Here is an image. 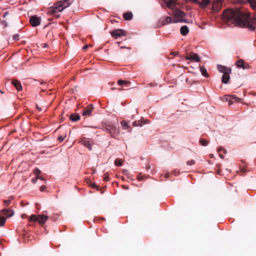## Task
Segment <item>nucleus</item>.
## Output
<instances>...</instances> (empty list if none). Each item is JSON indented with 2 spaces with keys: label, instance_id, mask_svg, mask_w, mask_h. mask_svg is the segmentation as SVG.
Here are the masks:
<instances>
[{
  "label": "nucleus",
  "instance_id": "nucleus-1",
  "mask_svg": "<svg viewBox=\"0 0 256 256\" xmlns=\"http://www.w3.org/2000/svg\"><path fill=\"white\" fill-rule=\"evenodd\" d=\"M222 17L224 22L229 25L234 24L251 31L254 30L256 28V18H251L249 13L244 12L238 8L226 10L223 12Z\"/></svg>",
  "mask_w": 256,
  "mask_h": 256
},
{
  "label": "nucleus",
  "instance_id": "nucleus-2",
  "mask_svg": "<svg viewBox=\"0 0 256 256\" xmlns=\"http://www.w3.org/2000/svg\"><path fill=\"white\" fill-rule=\"evenodd\" d=\"M70 4L68 0H60L54 4L52 8L48 12V14L54 15L56 18L59 16V14H56L57 12H62L64 8L68 7Z\"/></svg>",
  "mask_w": 256,
  "mask_h": 256
},
{
  "label": "nucleus",
  "instance_id": "nucleus-3",
  "mask_svg": "<svg viewBox=\"0 0 256 256\" xmlns=\"http://www.w3.org/2000/svg\"><path fill=\"white\" fill-rule=\"evenodd\" d=\"M102 128L112 135L118 134L120 132L118 128H117L114 124L108 123H104L102 125Z\"/></svg>",
  "mask_w": 256,
  "mask_h": 256
},
{
  "label": "nucleus",
  "instance_id": "nucleus-4",
  "mask_svg": "<svg viewBox=\"0 0 256 256\" xmlns=\"http://www.w3.org/2000/svg\"><path fill=\"white\" fill-rule=\"evenodd\" d=\"M178 0H160V4L162 7L172 8L174 6L178 5L181 6V4L177 2Z\"/></svg>",
  "mask_w": 256,
  "mask_h": 256
},
{
  "label": "nucleus",
  "instance_id": "nucleus-5",
  "mask_svg": "<svg viewBox=\"0 0 256 256\" xmlns=\"http://www.w3.org/2000/svg\"><path fill=\"white\" fill-rule=\"evenodd\" d=\"M172 14L175 18L174 19L176 18H182L185 16L186 14L185 13L181 10L180 8L176 7V6H173V8H172Z\"/></svg>",
  "mask_w": 256,
  "mask_h": 256
},
{
  "label": "nucleus",
  "instance_id": "nucleus-6",
  "mask_svg": "<svg viewBox=\"0 0 256 256\" xmlns=\"http://www.w3.org/2000/svg\"><path fill=\"white\" fill-rule=\"evenodd\" d=\"M224 0H214L212 4V10L214 12H218L220 9Z\"/></svg>",
  "mask_w": 256,
  "mask_h": 256
},
{
  "label": "nucleus",
  "instance_id": "nucleus-7",
  "mask_svg": "<svg viewBox=\"0 0 256 256\" xmlns=\"http://www.w3.org/2000/svg\"><path fill=\"white\" fill-rule=\"evenodd\" d=\"M80 142L82 145L87 148L90 150H92V145L93 142L90 138L84 137L82 138Z\"/></svg>",
  "mask_w": 256,
  "mask_h": 256
},
{
  "label": "nucleus",
  "instance_id": "nucleus-8",
  "mask_svg": "<svg viewBox=\"0 0 256 256\" xmlns=\"http://www.w3.org/2000/svg\"><path fill=\"white\" fill-rule=\"evenodd\" d=\"M94 109V108L92 104H88L84 108L82 115L83 116H91Z\"/></svg>",
  "mask_w": 256,
  "mask_h": 256
},
{
  "label": "nucleus",
  "instance_id": "nucleus-9",
  "mask_svg": "<svg viewBox=\"0 0 256 256\" xmlns=\"http://www.w3.org/2000/svg\"><path fill=\"white\" fill-rule=\"evenodd\" d=\"M40 18L36 15L30 16V22L32 26H37L40 24Z\"/></svg>",
  "mask_w": 256,
  "mask_h": 256
},
{
  "label": "nucleus",
  "instance_id": "nucleus-10",
  "mask_svg": "<svg viewBox=\"0 0 256 256\" xmlns=\"http://www.w3.org/2000/svg\"><path fill=\"white\" fill-rule=\"evenodd\" d=\"M112 36L115 38H117L118 37L122 36H125L126 32L124 30L121 29H117L112 31L110 32Z\"/></svg>",
  "mask_w": 256,
  "mask_h": 256
},
{
  "label": "nucleus",
  "instance_id": "nucleus-11",
  "mask_svg": "<svg viewBox=\"0 0 256 256\" xmlns=\"http://www.w3.org/2000/svg\"><path fill=\"white\" fill-rule=\"evenodd\" d=\"M185 58L186 60H190L196 62H199L200 60V58L198 54L193 52L190 53L188 56L185 57Z\"/></svg>",
  "mask_w": 256,
  "mask_h": 256
},
{
  "label": "nucleus",
  "instance_id": "nucleus-12",
  "mask_svg": "<svg viewBox=\"0 0 256 256\" xmlns=\"http://www.w3.org/2000/svg\"><path fill=\"white\" fill-rule=\"evenodd\" d=\"M0 214H2L6 218H10L14 214V212L10 208H4L0 211Z\"/></svg>",
  "mask_w": 256,
  "mask_h": 256
},
{
  "label": "nucleus",
  "instance_id": "nucleus-13",
  "mask_svg": "<svg viewBox=\"0 0 256 256\" xmlns=\"http://www.w3.org/2000/svg\"><path fill=\"white\" fill-rule=\"evenodd\" d=\"M172 21L173 20H172L171 17L166 16L161 18L160 20L159 23H160L162 26H165L172 22Z\"/></svg>",
  "mask_w": 256,
  "mask_h": 256
},
{
  "label": "nucleus",
  "instance_id": "nucleus-14",
  "mask_svg": "<svg viewBox=\"0 0 256 256\" xmlns=\"http://www.w3.org/2000/svg\"><path fill=\"white\" fill-rule=\"evenodd\" d=\"M236 66L239 68L243 69L248 68H249V65L248 64H245L243 60L240 59L236 62Z\"/></svg>",
  "mask_w": 256,
  "mask_h": 256
},
{
  "label": "nucleus",
  "instance_id": "nucleus-15",
  "mask_svg": "<svg viewBox=\"0 0 256 256\" xmlns=\"http://www.w3.org/2000/svg\"><path fill=\"white\" fill-rule=\"evenodd\" d=\"M218 70L222 73L224 74V72H231L232 69L230 68H227L226 66H222L221 65H218Z\"/></svg>",
  "mask_w": 256,
  "mask_h": 256
},
{
  "label": "nucleus",
  "instance_id": "nucleus-16",
  "mask_svg": "<svg viewBox=\"0 0 256 256\" xmlns=\"http://www.w3.org/2000/svg\"><path fill=\"white\" fill-rule=\"evenodd\" d=\"M11 83L18 91L22 90V86L18 80H14L12 81Z\"/></svg>",
  "mask_w": 256,
  "mask_h": 256
},
{
  "label": "nucleus",
  "instance_id": "nucleus-17",
  "mask_svg": "<svg viewBox=\"0 0 256 256\" xmlns=\"http://www.w3.org/2000/svg\"><path fill=\"white\" fill-rule=\"evenodd\" d=\"M230 72H224V74H223L222 78V82L224 84H227L228 83L230 79Z\"/></svg>",
  "mask_w": 256,
  "mask_h": 256
},
{
  "label": "nucleus",
  "instance_id": "nucleus-18",
  "mask_svg": "<svg viewBox=\"0 0 256 256\" xmlns=\"http://www.w3.org/2000/svg\"><path fill=\"white\" fill-rule=\"evenodd\" d=\"M210 3V0H202L201 2L198 1V4L201 8H205Z\"/></svg>",
  "mask_w": 256,
  "mask_h": 256
},
{
  "label": "nucleus",
  "instance_id": "nucleus-19",
  "mask_svg": "<svg viewBox=\"0 0 256 256\" xmlns=\"http://www.w3.org/2000/svg\"><path fill=\"white\" fill-rule=\"evenodd\" d=\"M48 219V216L44 215L38 216V222L41 224H44Z\"/></svg>",
  "mask_w": 256,
  "mask_h": 256
},
{
  "label": "nucleus",
  "instance_id": "nucleus-20",
  "mask_svg": "<svg viewBox=\"0 0 256 256\" xmlns=\"http://www.w3.org/2000/svg\"><path fill=\"white\" fill-rule=\"evenodd\" d=\"M180 32L182 36H186L189 32V28L186 26H183L180 28Z\"/></svg>",
  "mask_w": 256,
  "mask_h": 256
},
{
  "label": "nucleus",
  "instance_id": "nucleus-21",
  "mask_svg": "<svg viewBox=\"0 0 256 256\" xmlns=\"http://www.w3.org/2000/svg\"><path fill=\"white\" fill-rule=\"evenodd\" d=\"M69 118L72 122H77L80 119V116L78 114H72L70 116Z\"/></svg>",
  "mask_w": 256,
  "mask_h": 256
},
{
  "label": "nucleus",
  "instance_id": "nucleus-22",
  "mask_svg": "<svg viewBox=\"0 0 256 256\" xmlns=\"http://www.w3.org/2000/svg\"><path fill=\"white\" fill-rule=\"evenodd\" d=\"M123 17L125 20H130L133 18L132 12H128L123 14Z\"/></svg>",
  "mask_w": 256,
  "mask_h": 256
},
{
  "label": "nucleus",
  "instance_id": "nucleus-23",
  "mask_svg": "<svg viewBox=\"0 0 256 256\" xmlns=\"http://www.w3.org/2000/svg\"><path fill=\"white\" fill-rule=\"evenodd\" d=\"M228 98L230 99V102L228 103L229 106L232 104V103L235 102H238L240 100V98L234 95H230V96H228Z\"/></svg>",
  "mask_w": 256,
  "mask_h": 256
},
{
  "label": "nucleus",
  "instance_id": "nucleus-24",
  "mask_svg": "<svg viewBox=\"0 0 256 256\" xmlns=\"http://www.w3.org/2000/svg\"><path fill=\"white\" fill-rule=\"evenodd\" d=\"M120 124L124 129L128 130V132H130L132 130V128L129 126L128 123L126 120H122L120 122Z\"/></svg>",
  "mask_w": 256,
  "mask_h": 256
},
{
  "label": "nucleus",
  "instance_id": "nucleus-25",
  "mask_svg": "<svg viewBox=\"0 0 256 256\" xmlns=\"http://www.w3.org/2000/svg\"><path fill=\"white\" fill-rule=\"evenodd\" d=\"M200 71L203 76L206 78L208 77L209 75L207 72L206 70L204 67L200 66Z\"/></svg>",
  "mask_w": 256,
  "mask_h": 256
},
{
  "label": "nucleus",
  "instance_id": "nucleus-26",
  "mask_svg": "<svg viewBox=\"0 0 256 256\" xmlns=\"http://www.w3.org/2000/svg\"><path fill=\"white\" fill-rule=\"evenodd\" d=\"M249 3L250 6L253 8H256V0H246Z\"/></svg>",
  "mask_w": 256,
  "mask_h": 256
},
{
  "label": "nucleus",
  "instance_id": "nucleus-27",
  "mask_svg": "<svg viewBox=\"0 0 256 256\" xmlns=\"http://www.w3.org/2000/svg\"><path fill=\"white\" fill-rule=\"evenodd\" d=\"M143 125V122L142 120H139L138 121H134L132 122V126H141Z\"/></svg>",
  "mask_w": 256,
  "mask_h": 256
},
{
  "label": "nucleus",
  "instance_id": "nucleus-28",
  "mask_svg": "<svg viewBox=\"0 0 256 256\" xmlns=\"http://www.w3.org/2000/svg\"><path fill=\"white\" fill-rule=\"evenodd\" d=\"M199 142L202 146H206L208 144V140L202 138L200 139Z\"/></svg>",
  "mask_w": 256,
  "mask_h": 256
},
{
  "label": "nucleus",
  "instance_id": "nucleus-29",
  "mask_svg": "<svg viewBox=\"0 0 256 256\" xmlns=\"http://www.w3.org/2000/svg\"><path fill=\"white\" fill-rule=\"evenodd\" d=\"M180 22H187V20L184 18H176V19H174L172 22L173 23H178Z\"/></svg>",
  "mask_w": 256,
  "mask_h": 256
},
{
  "label": "nucleus",
  "instance_id": "nucleus-30",
  "mask_svg": "<svg viewBox=\"0 0 256 256\" xmlns=\"http://www.w3.org/2000/svg\"><path fill=\"white\" fill-rule=\"evenodd\" d=\"M12 200H13V198L12 196H11L9 198L8 200H4V205L5 206H8L10 205V202Z\"/></svg>",
  "mask_w": 256,
  "mask_h": 256
},
{
  "label": "nucleus",
  "instance_id": "nucleus-31",
  "mask_svg": "<svg viewBox=\"0 0 256 256\" xmlns=\"http://www.w3.org/2000/svg\"><path fill=\"white\" fill-rule=\"evenodd\" d=\"M38 221V217H37L35 214H32L30 216L29 222H36Z\"/></svg>",
  "mask_w": 256,
  "mask_h": 256
},
{
  "label": "nucleus",
  "instance_id": "nucleus-32",
  "mask_svg": "<svg viewBox=\"0 0 256 256\" xmlns=\"http://www.w3.org/2000/svg\"><path fill=\"white\" fill-rule=\"evenodd\" d=\"M114 164L116 166H120L122 164V162L119 158H116L114 161Z\"/></svg>",
  "mask_w": 256,
  "mask_h": 256
},
{
  "label": "nucleus",
  "instance_id": "nucleus-33",
  "mask_svg": "<svg viewBox=\"0 0 256 256\" xmlns=\"http://www.w3.org/2000/svg\"><path fill=\"white\" fill-rule=\"evenodd\" d=\"M34 173L36 176H39L41 174V171L38 168H36L34 170Z\"/></svg>",
  "mask_w": 256,
  "mask_h": 256
},
{
  "label": "nucleus",
  "instance_id": "nucleus-34",
  "mask_svg": "<svg viewBox=\"0 0 256 256\" xmlns=\"http://www.w3.org/2000/svg\"><path fill=\"white\" fill-rule=\"evenodd\" d=\"M222 150H223L224 151V154H226V149H224L223 148L222 146H220L218 148V152H221Z\"/></svg>",
  "mask_w": 256,
  "mask_h": 256
},
{
  "label": "nucleus",
  "instance_id": "nucleus-35",
  "mask_svg": "<svg viewBox=\"0 0 256 256\" xmlns=\"http://www.w3.org/2000/svg\"><path fill=\"white\" fill-rule=\"evenodd\" d=\"M104 180L106 182L109 181L110 178H109V177H108V174L106 173V174H104Z\"/></svg>",
  "mask_w": 256,
  "mask_h": 256
},
{
  "label": "nucleus",
  "instance_id": "nucleus-36",
  "mask_svg": "<svg viewBox=\"0 0 256 256\" xmlns=\"http://www.w3.org/2000/svg\"><path fill=\"white\" fill-rule=\"evenodd\" d=\"M186 163L188 166H192L195 164V161L194 160H190L188 161Z\"/></svg>",
  "mask_w": 256,
  "mask_h": 256
},
{
  "label": "nucleus",
  "instance_id": "nucleus-37",
  "mask_svg": "<svg viewBox=\"0 0 256 256\" xmlns=\"http://www.w3.org/2000/svg\"><path fill=\"white\" fill-rule=\"evenodd\" d=\"M13 40L16 41L18 40H19V35L18 34L14 35Z\"/></svg>",
  "mask_w": 256,
  "mask_h": 256
},
{
  "label": "nucleus",
  "instance_id": "nucleus-38",
  "mask_svg": "<svg viewBox=\"0 0 256 256\" xmlns=\"http://www.w3.org/2000/svg\"><path fill=\"white\" fill-rule=\"evenodd\" d=\"M144 176H142L140 174H138L137 176L138 180H141L144 179Z\"/></svg>",
  "mask_w": 256,
  "mask_h": 256
},
{
  "label": "nucleus",
  "instance_id": "nucleus-39",
  "mask_svg": "<svg viewBox=\"0 0 256 256\" xmlns=\"http://www.w3.org/2000/svg\"><path fill=\"white\" fill-rule=\"evenodd\" d=\"M230 96V95H226L224 96V98H223V100H225L226 101H228V103L230 102V99H229V98H228V96Z\"/></svg>",
  "mask_w": 256,
  "mask_h": 256
},
{
  "label": "nucleus",
  "instance_id": "nucleus-40",
  "mask_svg": "<svg viewBox=\"0 0 256 256\" xmlns=\"http://www.w3.org/2000/svg\"><path fill=\"white\" fill-rule=\"evenodd\" d=\"M186 2H192L194 3H198V1L200 0H184Z\"/></svg>",
  "mask_w": 256,
  "mask_h": 256
},
{
  "label": "nucleus",
  "instance_id": "nucleus-41",
  "mask_svg": "<svg viewBox=\"0 0 256 256\" xmlns=\"http://www.w3.org/2000/svg\"><path fill=\"white\" fill-rule=\"evenodd\" d=\"M124 80H118V84L119 85L121 86V85H122V84H124Z\"/></svg>",
  "mask_w": 256,
  "mask_h": 256
},
{
  "label": "nucleus",
  "instance_id": "nucleus-42",
  "mask_svg": "<svg viewBox=\"0 0 256 256\" xmlns=\"http://www.w3.org/2000/svg\"><path fill=\"white\" fill-rule=\"evenodd\" d=\"M46 189V186H42L40 187V190L41 192H44Z\"/></svg>",
  "mask_w": 256,
  "mask_h": 256
},
{
  "label": "nucleus",
  "instance_id": "nucleus-43",
  "mask_svg": "<svg viewBox=\"0 0 256 256\" xmlns=\"http://www.w3.org/2000/svg\"><path fill=\"white\" fill-rule=\"evenodd\" d=\"M64 139V137L62 136H60L58 138V140L59 141H60V142H62Z\"/></svg>",
  "mask_w": 256,
  "mask_h": 256
},
{
  "label": "nucleus",
  "instance_id": "nucleus-44",
  "mask_svg": "<svg viewBox=\"0 0 256 256\" xmlns=\"http://www.w3.org/2000/svg\"><path fill=\"white\" fill-rule=\"evenodd\" d=\"M36 179H40V180H44V178L42 176H40V175L36 176Z\"/></svg>",
  "mask_w": 256,
  "mask_h": 256
},
{
  "label": "nucleus",
  "instance_id": "nucleus-45",
  "mask_svg": "<svg viewBox=\"0 0 256 256\" xmlns=\"http://www.w3.org/2000/svg\"><path fill=\"white\" fill-rule=\"evenodd\" d=\"M47 46H48V45L46 44H42V48H46L47 47Z\"/></svg>",
  "mask_w": 256,
  "mask_h": 256
},
{
  "label": "nucleus",
  "instance_id": "nucleus-46",
  "mask_svg": "<svg viewBox=\"0 0 256 256\" xmlns=\"http://www.w3.org/2000/svg\"><path fill=\"white\" fill-rule=\"evenodd\" d=\"M36 180H37V179H36V178H32V182L33 184H36Z\"/></svg>",
  "mask_w": 256,
  "mask_h": 256
},
{
  "label": "nucleus",
  "instance_id": "nucleus-47",
  "mask_svg": "<svg viewBox=\"0 0 256 256\" xmlns=\"http://www.w3.org/2000/svg\"><path fill=\"white\" fill-rule=\"evenodd\" d=\"M36 108L40 111H42V109L41 108H40L38 104H36Z\"/></svg>",
  "mask_w": 256,
  "mask_h": 256
},
{
  "label": "nucleus",
  "instance_id": "nucleus-48",
  "mask_svg": "<svg viewBox=\"0 0 256 256\" xmlns=\"http://www.w3.org/2000/svg\"><path fill=\"white\" fill-rule=\"evenodd\" d=\"M122 188L124 189H126V190H128V186H124V185H122Z\"/></svg>",
  "mask_w": 256,
  "mask_h": 256
},
{
  "label": "nucleus",
  "instance_id": "nucleus-49",
  "mask_svg": "<svg viewBox=\"0 0 256 256\" xmlns=\"http://www.w3.org/2000/svg\"><path fill=\"white\" fill-rule=\"evenodd\" d=\"M124 84H130V82L128 80H124Z\"/></svg>",
  "mask_w": 256,
  "mask_h": 256
},
{
  "label": "nucleus",
  "instance_id": "nucleus-50",
  "mask_svg": "<svg viewBox=\"0 0 256 256\" xmlns=\"http://www.w3.org/2000/svg\"><path fill=\"white\" fill-rule=\"evenodd\" d=\"M88 47V45H85L84 47H83V50H85L86 49H87Z\"/></svg>",
  "mask_w": 256,
  "mask_h": 256
},
{
  "label": "nucleus",
  "instance_id": "nucleus-51",
  "mask_svg": "<svg viewBox=\"0 0 256 256\" xmlns=\"http://www.w3.org/2000/svg\"><path fill=\"white\" fill-rule=\"evenodd\" d=\"M219 156L222 158H224V156L222 154H219Z\"/></svg>",
  "mask_w": 256,
  "mask_h": 256
},
{
  "label": "nucleus",
  "instance_id": "nucleus-52",
  "mask_svg": "<svg viewBox=\"0 0 256 256\" xmlns=\"http://www.w3.org/2000/svg\"><path fill=\"white\" fill-rule=\"evenodd\" d=\"M96 185L95 184H92V188H96Z\"/></svg>",
  "mask_w": 256,
  "mask_h": 256
},
{
  "label": "nucleus",
  "instance_id": "nucleus-53",
  "mask_svg": "<svg viewBox=\"0 0 256 256\" xmlns=\"http://www.w3.org/2000/svg\"><path fill=\"white\" fill-rule=\"evenodd\" d=\"M172 54H174V55H176V54H178V52H172Z\"/></svg>",
  "mask_w": 256,
  "mask_h": 256
},
{
  "label": "nucleus",
  "instance_id": "nucleus-54",
  "mask_svg": "<svg viewBox=\"0 0 256 256\" xmlns=\"http://www.w3.org/2000/svg\"><path fill=\"white\" fill-rule=\"evenodd\" d=\"M0 93H2V94H4V92H3L2 90H0Z\"/></svg>",
  "mask_w": 256,
  "mask_h": 256
},
{
  "label": "nucleus",
  "instance_id": "nucleus-55",
  "mask_svg": "<svg viewBox=\"0 0 256 256\" xmlns=\"http://www.w3.org/2000/svg\"><path fill=\"white\" fill-rule=\"evenodd\" d=\"M212 156H213V154H210V158H212Z\"/></svg>",
  "mask_w": 256,
  "mask_h": 256
},
{
  "label": "nucleus",
  "instance_id": "nucleus-56",
  "mask_svg": "<svg viewBox=\"0 0 256 256\" xmlns=\"http://www.w3.org/2000/svg\"><path fill=\"white\" fill-rule=\"evenodd\" d=\"M166 177H168V174H166Z\"/></svg>",
  "mask_w": 256,
  "mask_h": 256
}]
</instances>
